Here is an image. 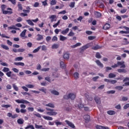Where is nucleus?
<instances>
[{"instance_id": "1", "label": "nucleus", "mask_w": 129, "mask_h": 129, "mask_svg": "<svg viewBox=\"0 0 129 129\" xmlns=\"http://www.w3.org/2000/svg\"><path fill=\"white\" fill-rule=\"evenodd\" d=\"M64 99H71L74 100L76 98V94L74 93H70L68 95H64L63 96Z\"/></svg>"}, {"instance_id": "2", "label": "nucleus", "mask_w": 129, "mask_h": 129, "mask_svg": "<svg viewBox=\"0 0 129 129\" xmlns=\"http://www.w3.org/2000/svg\"><path fill=\"white\" fill-rule=\"evenodd\" d=\"M95 6L99 7V8L103 9L104 8V4H103V0H97L94 2Z\"/></svg>"}, {"instance_id": "3", "label": "nucleus", "mask_w": 129, "mask_h": 129, "mask_svg": "<svg viewBox=\"0 0 129 129\" xmlns=\"http://www.w3.org/2000/svg\"><path fill=\"white\" fill-rule=\"evenodd\" d=\"M16 102L17 103H23V104H29V105L31 104L30 103V102L28 101L27 100H24V99H17L15 100Z\"/></svg>"}, {"instance_id": "4", "label": "nucleus", "mask_w": 129, "mask_h": 129, "mask_svg": "<svg viewBox=\"0 0 129 129\" xmlns=\"http://www.w3.org/2000/svg\"><path fill=\"white\" fill-rule=\"evenodd\" d=\"M3 14L4 15H12L13 14V10H12V8H8L7 11L4 10L3 12Z\"/></svg>"}, {"instance_id": "5", "label": "nucleus", "mask_w": 129, "mask_h": 129, "mask_svg": "<svg viewBox=\"0 0 129 129\" xmlns=\"http://www.w3.org/2000/svg\"><path fill=\"white\" fill-rule=\"evenodd\" d=\"M124 29L126 30V31H124L123 30L120 31L119 32L120 34H129V27L124 26Z\"/></svg>"}, {"instance_id": "6", "label": "nucleus", "mask_w": 129, "mask_h": 129, "mask_svg": "<svg viewBox=\"0 0 129 129\" xmlns=\"http://www.w3.org/2000/svg\"><path fill=\"white\" fill-rule=\"evenodd\" d=\"M117 64L118 66H121L120 68H125V64L124 61H117Z\"/></svg>"}, {"instance_id": "7", "label": "nucleus", "mask_w": 129, "mask_h": 129, "mask_svg": "<svg viewBox=\"0 0 129 129\" xmlns=\"http://www.w3.org/2000/svg\"><path fill=\"white\" fill-rule=\"evenodd\" d=\"M65 121L67 122V124H68L69 126H70L72 128H75V125L71 121L68 120H66Z\"/></svg>"}, {"instance_id": "8", "label": "nucleus", "mask_w": 129, "mask_h": 129, "mask_svg": "<svg viewBox=\"0 0 129 129\" xmlns=\"http://www.w3.org/2000/svg\"><path fill=\"white\" fill-rule=\"evenodd\" d=\"M94 100L97 104H101V100H100V98L96 96L94 97Z\"/></svg>"}, {"instance_id": "9", "label": "nucleus", "mask_w": 129, "mask_h": 129, "mask_svg": "<svg viewBox=\"0 0 129 129\" xmlns=\"http://www.w3.org/2000/svg\"><path fill=\"white\" fill-rule=\"evenodd\" d=\"M49 19H50L51 22L52 23H53V22H56V21H57L56 15H51L50 17H49Z\"/></svg>"}, {"instance_id": "10", "label": "nucleus", "mask_w": 129, "mask_h": 129, "mask_svg": "<svg viewBox=\"0 0 129 129\" xmlns=\"http://www.w3.org/2000/svg\"><path fill=\"white\" fill-rule=\"evenodd\" d=\"M85 96L89 101H92V100H93V98H92V96H89L88 94H85Z\"/></svg>"}, {"instance_id": "11", "label": "nucleus", "mask_w": 129, "mask_h": 129, "mask_svg": "<svg viewBox=\"0 0 129 129\" xmlns=\"http://www.w3.org/2000/svg\"><path fill=\"white\" fill-rule=\"evenodd\" d=\"M89 47H90V44L88 43V44L83 46L81 47V50L82 51H84V50H86V49H88V48H89Z\"/></svg>"}, {"instance_id": "12", "label": "nucleus", "mask_w": 129, "mask_h": 129, "mask_svg": "<svg viewBox=\"0 0 129 129\" xmlns=\"http://www.w3.org/2000/svg\"><path fill=\"white\" fill-rule=\"evenodd\" d=\"M46 114H48V115H57V112H54L53 111H50L46 112Z\"/></svg>"}, {"instance_id": "13", "label": "nucleus", "mask_w": 129, "mask_h": 129, "mask_svg": "<svg viewBox=\"0 0 129 129\" xmlns=\"http://www.w3.org/2000/svg\"><path fill=\"white\" fill-rule=\"evenodd\" d=\"M95 62L98 66H99V67H101V68H103V64H102V63H101L99 60L97 59Z\"/></svg>"}, {"instance_id": "14", "label": "nucleus", "mask_w": 129, "mask_h": 129, "mask_svg": "<svg viewBox=\"0 0 129 129\" xmlns=\"http://www.w3.org/2000/svg\"><path fill=\"white\" fill-rule=\"evenodd\" d=\"M110 28V24L108 23H106L103 27L104 30H108Z\"/></svg>"}, {"instance_id": "15", "label": "nucleus", "mask_w": 129, "mask_h": 129, "mask_svg": "<svg viewBox=\"0 0 129 129\" xmlns=\"http://www.w3.org/2000/svg\"><path fill=\"white\" fill-rule=\"evenodd\" d=\"M96 128H97V129H110L108 127L100 126L99 125H96Z\"/></svg>"}, {"instance_id": "16", "label": "nucleus", "mask_w": 129, "mask_h": 129, "mask_svg": "<svg viewBox=\"0 0 129 129\" xmlns=\"http://www.w3.org/2000/svg\"><path fill=\"white\" fill-rule=\"evenodd\" d=\"M37 38H36L37 41H41V40H43L44 39L43 35L41 34H37Z\"/></svg>"}, {"instance_id": "17", "label": "nucleus", "mask_w": 129, "mask_h": 129, "mask_svg": "<svg viewBox=\"0 0 129 129\" xmlns=\"http://www.w3.org/2000/svg\"><path fill=\"white\" fill-rule=\"evenodd\" d=\"M96 18L97 19H99L102 16L100 12H94V13Z\"/></svg>"}, {"instance_id": "18", "label": "nucleus", "mask_w": 129, "mask_h": 129, "mask_svg": "<svg viewBox=\"0 0 129 129\" xmlns=\"http://www.w3.org/2000/svg\"><path fill=\"white\" fill-rule=\"evenodd\" d=\"M14 65H16V66H25V63L22 62H14Z\"/></svg>"}, {"instance_id": "19", "label": "nucleus", "mask_w": 129, "mask_h": 129, "mask_svg": "<svg viewBox=\"0 0 129 129\" xmlns=\"http://www.w3.org/2000/svg\"><path fill=\"white\" fill-rule=\"evenodd\" d=\"M107 113L109 114V115H114V114H115V111L114 110H109L107 111Z\"/></svg>"}, {"instance_id": "20", "label": "nucleus", "mask_w": 129, "mask_h": 129, "mask_svg": "<svg viewBox=\"0 0 129 129\" xmlns=\"http://www.w3.org/2000/svg\"><path fill=\"white\" fill-rule=\"evenodd\" d=\"M45 106H48V107H51V108H55V105L52 103H49L48 104H45Z\"/></svg>"}, {"instance_id": "21", "label": "nucleus", "mask_w": 129, "mask_h": 129, "mask_svg": "<svg viewBox=\"0 0 129 129\" xmlns=\"http://www.w3.org/2000/svg\"><path fill=\"white\" fill-rule=\"evenodd\" d=\"M117 72H118V73H126V70L124 69H118L117 70Z\"/></svg>"}, {"instance_id": "22", "label": "nucleus", "mask_w": 129, "mask_h": 129, "mask_svg": "<svg viewBox=\"0 0 129 129\" xmlns=\"http://www.w3.org/2000/svg\"><path fill=\"white\" fill-rule=\"evenodd\" d=\"M63 58L68 60L69 59V53L68 52H66L63 55Z\"/></svg>"}, {"instance_id": "23", "label": "nucleus", "mask_w": 129, "mask_h": 129, "mask_svg": "<svg viewBox=\"0 0 129 129\" xmlns=\"http://www.w3.org/2000/svg\"><path fill=\"white\" fill-rule=\"evenodd\" d=\"M60 67L62 69H65V68H66V64L64 63L63 61H60Z\"/></svg>"}, {"instance_id": "24", "label": "nucleus", "mask_w": 129, "mask_h": 129, "mask_svg": "<svg viewBox=\"0 0 129 129\" xmlns=\"http://www.w3.org/2000/svg\"><path fill=\"white\" fill-rule=\"evenodd\" d=\"M81 45V43L78 42L76 44H75L74 45H72L71 48H72V49H74L75 48H76L77 47H79Z\"/></svg>"}, {"instance_id": "25", "label": "nucleus", "mask_w": 129, "mask_h": 129, "mask_svg": "<svg viewBox=\"0 0 129 129\" xmlns=\"http://www.w3.org/2000/svg\"><path fill=\"white\" fill-rule=\"evenodd\" d=\"M43 118L46 120H53V118L52 117L48 116H43Z\"/></svg>"}, {"instance_id": "26", "label": "nucleus", "mask_w": 129, "mask_h": 129, "mask_svg": "<svg viewBox=\"0 0 129 129\" xmlns=\"http://www.w3.org/2000/svg\"><path fill=\"white\" fill-rule=\"evenodd\" d=\"M79 73H77V72H75L73 74V76L75 78V79H78V78H79Z\"/></svg>"}, {"instance_id": "27", "label": "nucleus", "mask_w": 129, "mask_h": 129, "mask_svg": "<svg viewBox=\"0 0 129 129\" xmlns=\"http://www.w3.org/2000/svg\"><path fill=\"white\" fill-rule=\"evenodd\" d=\"M69 28H68L66 30H62L61 32V34H62V35H66V34H67L69 32Z\"/></svg>"}, {"instance_id": "28", "label": "nucleus", "mask_w": 129, "mask_h": 129, "mask_svg": "<svg viewBox=\"0 0 129 129\" xmlns=\"http://www.w3.org/2000/svg\"><path fill=\"white\" fill-rule=\"evenodd\" d=\"M101 46H100L98 45H97L95 46L92 47V50H98V49H101Z\"/></svg>"}, {"instance_id": "29", "label": "nucleus", "mask_w": 129, "mask_h": 129, "mask_svg": "<svg viewBox=\"0 0 129 129\" xmlns=\"http://www.w3.org/2000/svg\"><path fill=\"white\" fill-rule=\"evenodd\" d=\"M26 22L30 26H34V23H33V21L30 19L27 20Z\"/></svg>"}, {"instance_id": "30", "label": "nucleus", "mask_w": 129, "mask_h": 129, "mask_svg": "<svg viewBox=\"0 0 129 129\" xmlns=\"http://www.w3.org/2000/svg\"><path fill=\"white\" fill-rule=\"evenodd\" d=\"M27 32V30L24 29L20 34V36L21 37H22L23 38H24V37H25V36H26V32Z\"/></svg>"}, {"instance_id": "31", "label": "nucleus", "mask_w": 129, "mask_h": 129, "mask_svg": "<svg viewBox=\"0 0 129 129\" xmlns=\"http://www.w3.org/2000/svg\"><path fill=\"white\" fill-rule=\"evenodd\" d=\"M51 94H53V95H59V93L58 91L56 90H52L51 91Z\"/></svg>"}, {"instance_id": "32", "label": "nucleus", "mask_w": 129, "mask_h": 129, "mask_svg": "<svg viewBox=\"0 0 129 129\" xmlns=\"http://www.w3.org/2000/svg\"><path fill=\"white\" fill-rule=\"evenodd\" d=\"M18 11H23V6L21 3L19 2L18 4Z\"/></svg>"}, {"instance_id": "33", "label": "nucleus", "mask_w": 129, "mask_h": 129, "mask_svg": "<svg viewBox=\"0 0 129 129\" xmlns=\"http://www.w3.org/2000/svg\"><path fill=\"white\" fill-rule=\"evenodd\" d=\"M24 119L22 118H19L17 120V122L19 124H23L24 123Z\"/></svg>"}, {"instance_id": "34", "label": "nucleus", "mask_w": 129, "mask_h": 129, "mask_svg": "<svg viewBox=\"0 0 129 129\" xmlns=\"http://www.w3.org/2000/svg\"><path fill=\"white\" fill-rule=\"evenodd\" d=\"M76 107H77L80 109H81V108H83V107H84V105L83 104H82V103H80L79 104L77 105L76 104L75 105Z\"/></svg>"}, {"instance_id": "35", "label": "nucleus", "mask_w": 129, "mask_h": 129, "mask_svg": "<svg viewBox=\"0 0 129 129\" xmlns=\"http://www.w3.org/2000/svg\"><path fill=\"white\" fill-rule=\"evenodd\" d=\"M115 89H116L117 90H122L123 89V87L121 86H117L115 87Z\"/></svg>"}, {"instance_id": "36", "label": "nucleus", "mask_w": 129, "mask_h": 129, "mask_svg": "<svg viewBox=\"0 0 129 129\" xmlns=\"http://www.w3.org/2000/svg\"><path fill=\"white\" fill-rule=\"evenodd\" d=\"M116 75L113 73H110L108 75L109 78H115Z\"/></svg>"}, {"instance_id": "37", "label": "nucleus", "mask_w": 129, "mask_h": 129, "mask_svg": "<svg viewBox=\"0 0 129 129\" xmlns=\"http://www.w3.org/2000/svg\"><path fill=\"white\" fill-rule=\"evenodd\" d=\"M59 40L60 41H65V40H67V37L63 36L62 35H60Z\"/></svg>"}, {"instance_id": "38", "label": "nucleus", "mask_w": 129, "mask_h": 129, "mask_svg": "<svg viewBox=\"0 0 129 129\" xmlns=\"http://www.w3.org/2000/svg\"><path fill=\"white\" fill-rule=\"evenodd\" d=\"M1 47L5 50H10V48H9L8 46H7L5 44H2Z\"/></svg>"}, {"instance_id": "39", "label": "nucleus", "mask_w": 129, "mask_h": 129, "mask_svg": "<svg viewBox=\"0 0 129 129\" xmlns=\"http://www.w3.org/2000/svg\"><path fill=\"white\" fill-rule=\"evenodd\" d=\"M84 119H85V120H89V119H90V116L89 115H85L84 116Z\"/></svg>"}, {"instance_id": "40", "label": "nucleus", "mask_w": 129, "mask_h": 129, "mask_svg": "<svg viewBox=\"0 0 129 129\" xmlns=\"http://www.w3.org/2000/svg\"><path fill=\"white\" fill-rule=\"evenodd\" d=\"M50 4L51 6H55V5H56V4H57V1L51 0Z\"/></svg>"}, {"instance_id": "41", "label": "nucleus", "mask_w": 129, "mask_h": 129, "mask_svg": "<svg viewBox=\"0 0 129 129\" xmlns=\"http://www.w3.org/2000/svg\"><path fill=\"white\" fill-rule=\"evenodd\" d=\"M52 76H53L54 78H58V77L59 76V75L56 73H53Z\"/></svg>"}, {"instance_id": "42", "label": "nucleus", "mask_w": 129, "mask_h": 129, "mask_svg": "<svg viewBox=\"0 0 129 129\" xmlns=\"http://www.w3.org/2000/svg\"><path fill=\"white\" fill-rule=\"evenodd\" d=\"M40 91H41L42 92H43L44 93H45V94H46V93H47V89H45L44 88V87L41 88L40 89H39Z\"/></svg>"}, {"instance_id": "43", "label": "nucleus", "mask_w": 129, "mask_h": 129, "mask_svg": "<svg viewBox=\"0 0 129 129\" xmlns=\"http://www.w3.org/2000/svg\"><path fill=\"white\" fill-rule=\"evenodd\" d=\"M13 87L16 91H19V88L16 85V84H13Z\"/></svg>"}, {"instance_id": "44", "label": "nucleus", "mask_w": 129, "mask_h": 129, "mask_svg": "<svg viewBox=\"0 0 129 129\" xmlns=\"http://www.w3.org/2000/svg\"><path fill=\"white\" fill-rule=\"evenodd\" d=\"M58 48H59V45L57 44H54L52 46V49H58Z\"/></svg>"}, {"instance_id": "45", "label": "nucleus", "mask_w": 129, "mask_h": 129, "mask_svg": "<svg viewBox=\"0 0 129 129\" xmlns=\"http://www.w3.org/2000/svg\"><path fill=\"white\" fill-rule=\"evenodd\" d=\"M107 94H114L115 93V91L114 90H110L107 91Z\"/></svg>"}, {"instance_id": "46", "label": "nucleus", "mask_w": 129, "mask_h": 129, "mask_svg": "<svg viewBox=\"0 0 129 129\" xmlns=\"http://www.w3.org/2000/svg\"><path fill=\"white\" fill-rule=\"evenodd\" d=\"M2 71L3 72H9V71H10V69H9L8 68H4V69L2 70Z\"/></svg>"}, {"instance_id": "47", "label": "nucleus", "mask_w": 129, "mask_h": 129, "mask_svg": "<svg viewBox=\"0 0 129 129\" xmlns=\"http://www.w3.org/2000/svg\"><path fill=\"white\" fill-rule=\"evenodd\" d=\"M96 58L97 59H100V58H101V55H100L99 52H97L96 53Z\"/></svg>"}, {"instance_id": "48", "label": "nucleus", "mask_w": 129, "mask_h": 129, "mask_svg": "<svg viewBox=\"0 0 129 129\" xmlns=\"http://www.w3.org/2000/svg\"><path fill=\"white\" fill-rule=\"evenodd\" d=\"M41 49V46L38 47L37 48L35 49L33 51V53H37V52H39V50Z\"/></svg>"}, {"instance_id": "49", "label": "nucleus", "mask_w": 129, "mask_h": 129, "mask_svg": "<svg viewBox=\"0 0 129 129\" xmlns=\"http://www.w3.org/2000/svg\"><path fill=\"white\" fill-rule=\"evenodd\" d=\"M23 58L22 56H19L15 58V61H22Z\"/></svg>"}, {"instance_id": "50", "label": "nucleus", "mask_w": 129, "mask_h": 129, "mask_svg": "<svg viewBox=\"0 0 129 129\" xmlns=\"http://www.w3.org/2000/svg\"><path fill=\"white\" fill-rule=\"evenodd\" d=\"M8 2H10V3H11L12 5H14V6L17 4V1L16 0H8Z\"/></svg>"}, {"instance_id": "51", "label": "nucleus", "mask_w": 129, "mask_h": 129, "mask_svg": "<svg viewBox=\"0 0 129 129\" xmlns=\"http://www.w3.org/2000/svg\"><path fill=\"white\" fill-rule=\"evenodd\" d=\"M6 9H7V6L5 5H2L1 6V9L2 12H4L5 11V10H6Z\"/></svg>"}, {"instance_id": "52", "label": "nucleus", "mask_w": 129, "mask_h": 129, "mask_svg": "<svg viewBox=\"0 0 129 129\" xmlns=\"http://www.w3.org/2000/svg\"><path fill=\"white\" fill-rule=\"evenodd\" d=\"M59 24H60V20H58L56 23H55V24H54L53 25V28H57V26H59Z\"/></svg>"}, {"instance_id": "53", "label": "nucleus", "mask_w": 129, "mask_h": 129, "mask_svg": "<svg viewBox=\"0 0 129 129\" xmlns=\"http://www.w3.org/2000/svg\"><path fill=\"white\" fill-rule=\"evenodd\" d=\"M59 24H60V20H58L56 23H55V24H54L53 25V28H57V26H59Z\"/></svg>"}, {"instance_id": "54", "label": "nucleus", "mask_w": 129, "mask_h": 129, "mask_svg": "<svg viewBox=\"0 0 129 129\" xmlns=\"http://www.w3.org/2000/svg\"><path fill=\"white\" fill-rule=\"evenodd\" d=\"M28 128L35 129V127L33 125H29L25 127V129H28Z\"/></svg>"}, {"instance_id": "55", "label": "nucleus", "mask_w": 129, "mask_h": 129, "mask_svg": "<svg viewBox=\"0 0 129 129\" xmlns=\"http://www.w3.org/2000/svg\"><path fill=\"white\" fill-rule=\"evenodd\" d=\"M75 34L74 32H72V31H70V33L68 34V36L69 37H73V36H74Z\"/></svg>"}, {"instance_id": "56", "label": "nucleus", "mask_w": 129, "mask_h": 129, "mask_svg": "<svg viewBox=\"0 0 129 129\" xmlns=\"http://www.w3.org/2000/svg\"><path fill=\"white\" fill-rule=\"evenodd\" d=\"M25 86L27 87V88H34V86L32 84L26 85Z\"/></svg>"}, {"instance_id": "57", "label": "nucleus", "mask_w": 129, "mask_h": 129, "mask_svg": "<svg viewBox=\"0 0 129 129\" xmlns=\"http://www.w3.org/2000/svg\"><path fill=\"white\" fill-rule=\"evenodd\" d=\"M55 123L56 124V126H58V125H62V122H59V121H58V120H55Z\"/></svg>"}, {"instance_id": "58", "label": "nucleus", "mask_w": 129, "mask_h": 129, "mask_svg": "<svg viewBox=\"0 0 129 129\" xmlns=\"http://www.w3.org/2000/svg\"><path fill=\"white\" fill-rule=\"evenodd\" d=\"M70 8H74L75 7V2H71L70 5H69Z\"/></svg>"}, {"instance_id": "59", "label": "nucleus", "mask_w": 129, "mask_h": 129, "mask_svg": "<svg viewBox=\"0 0 129 129\" xmlns=\"http://www.w3.org/2000/svg\"><path fill=\"white\" fill-rule=\"evenodd\" d=\"M126 11H127V10H126V9H123L121 10L120 12L121 14H125V13H126Z\"/></svg>"}, {"instance_id": "60", "label": "nucleus", "mask_w": 129, "mask_h": 129, "mask_svg": "<svg viewBox=\"0 0 129 129\" xmlns=\"http://www.w3.org/2000/svg\"><path fill=\"white\" fill-rule=\"evenodd\" d=\"M123 40H124V45H128L129 42L127 41V39L124 38Z\"/></svg>"}, {"instance_id": "61", "label": "nucleus", "mask_w": 129, "mask_h": 129, "mask_svg": "<svg viewBox=\"0 0 129 129\" xmlns=\"http://www.w3.org/2000/svg\"><path fill=\"white\" fill-rule=\"evenodd\" d=\"M23 21V19L21 17H19L17 19L16 21L18 22V23H20V22H22Z\"/></svg>"}, {"instance_id": "62", "label": "nucleus", "mask_w": 129, "mask_h": 129, "mask_svg": "<svg viewBox=\"0 0 129 129\" xmlns=\"http://www.w3.org/2000/svg\"><path fill=\"white\" fill-rule=\"evenodd\" d=\"M95 36H89L88 37V40H94V39H95Z\"/></svg>"}, {"instance_id": "63", "label": "nucleus", "mask_w": 129, "mask_h": 129, "mask_svg": "<svg viewBox=\"0 0 129 129\" xmlns=\"http://www.w3.org/2000/svg\"><path fill=\"white\" fill-rule=\"evenodd\" d=\"M6 75L8 76V77H11V75H12V72L11 71L8 72L6 73Z\"/></svg>"}, {"instance_id": "64", "label": "nucleus", "mask_w": 129, "mask_h": 129, "mask_svg": "<svg viewBox=\"0 0 129 129\" xmlns=\"http://www.w3.org/2000/svg\"><path fill=\"white\" fill-rule=\"evenodd\" d=\"M129 107V103L126 104L124 106L123 108L124 109H127Z\"/></svg>"}]
</instances>
